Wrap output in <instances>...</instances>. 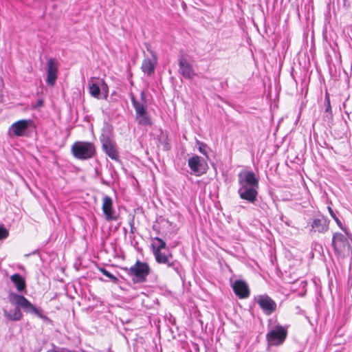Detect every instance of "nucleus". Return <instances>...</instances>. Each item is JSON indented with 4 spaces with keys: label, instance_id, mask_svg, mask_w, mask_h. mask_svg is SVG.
Here are the masks:
<instances>
[{
    "label": "nucleus",
    "instance_id": "nucleus-24",
    "mask_svg": "<svg viewBox=\"0 0 352 352\" xmlns=\"http://www.w3.org/2000/svg\"><path fill=\"white\" fill-rule=\"evenodd\" d=\"M338 226L349 237H352V234L349 232L348 228L343 225L342 221L340 220V219L338 217L336 219H334Z\"/></svg>",
    "mask_w": 352,
    "mask_h": 352
},
{
    "label": "nucleus",
    "instance_id": "nucleus-34",
    "mask_svg": "<svg viewBox=\"0 0 352 352\" xmlns=\"http://www.w3.org/2000/svg\"><path fill=\"white\" fill-rule=\"evenodd\" d=\"M141 96H142V99L144 100V91H142L141 93Z\"/></svg>",
    "mask_w": 352,
    "mask_h": 352
},
{
    "label": "nucleus",
    "instance_id": "nucleus-17",
    "mask_svg": "<svg viewBox=\"0 0 352 352\" xmlns=\"http://www.w3.org/2000/svg\"><path fill=\"white\" fill-rule=\"evenodd\" d=\"M94 78L89 81V93L91 96L98 98L100 94V86L102 90H106L107 91L108 87L104 81L101 79L100 80V84L96 82H94Z\"/></svg>",
    "mask_w": 352,
    "mask_h": 352
},
{
    "label": "nucleus",
    "instance_id": "nucleus-20",
    "mask_svg": "<svg viewBox=\"0 0 352 352\" xmlns=\"http://www.w3.org/2000/svg\"><path fill=\"white\" fill-rule=\"evenodd\" d=\"M112 131L113 126L110 124L105 122L102 129V133L100 137V140L101 143L111 141V138L112 135Z\"/></svg>",
    "mask_w": 352,
    "mask_h": 352
},
{
    "label": "nucleus",
    "instance_id": "nucleus-15",
    "mask_svg": "<svg viewBox=\"0 0 352 352\" xmlns=\"http://www.w3.org/2000/svg\"><path fill=\"white\" fill-rule=\"evenodd\" d=\"M232 289L234 294L240 298H245L249 296L250 291L248 286L243 280H236L232 285Z\"/></svg>",
    "mask_w": 352,
    "mask_h": 352
},
{
    "label": "nucleus",
    "instance_id": "nucleus-12",
    "mask_svg": "<svg viewBox=\"0 0 352 352\" xmlns=\"http://www.w3.org/2000/svg\"><path fill=\"white\" fill-rule=\"evenodd\" d=\"M47 68L46 76V83L51 87H53L58 78V63L53 58H50L47 60Z\"/></svg>",
    "mask_w": 352,
    "mask_h": 352
},
{
    "label": "nucleus",
    "instance_id": "nucleus-4",
    "mask_svg": "<svg viewBox=\"0 0 352 352\" xmlns=\"http://www.w3.org/2000/svg\"><path fill=\"white\" fill-rule=\"evenodd\" d=\"M126 270L127 274L132 278L133 283H142L146 280L151 268L147 263L138 260L133 265L126 268Z\"/></svg>",
    "mask_w": 352,
    "mask_h": 352
},
{
    "label": "nucleus",
    "instance_id": "nucleus-1",
    "mask_svg": "<svg viewBox=\"0 0 352 352\" xmlns=\"http://www.w3.org/2000/svg\"><path fill=\"white\" fill-rule=\"evenodd\" d=\"M9 302L15 305V307L10 310L3 309V316L5 318L11 321H19L23 318V314L21 308L25 313L34 314L43 320H48L49 318L43 314V311L40 307H35L25 296L10 292L8 294Z\"/></svg>",
    "mask_w": 352,
    "mask_h": 352
},
{
    "label": "nucleus",
    "instance_id": "nucleus-2",
    "mask_svg": "<svg viewBox=\"0 0 352 352\" xmlns=\"http://www.w3.org/2000/svg\"><path fill=\"white\" fill-rule=\"evenodd\" d=\"M238 194L241 199L254 204L257 199L259 180L250 170H241L238 174Z\"/></svg>",
    "mask_w": 352,
    "mask_h": 352
},
{
    "label": "nucleus",
    "instance_id": "nucleus-31",
    "mask_svg": "<svg viewBox=\"0 0 352 352\" xmlns=\"http://www.w3.org/2000/svg\"><path fill=\"white\" fill-rule=\"evenodd\" d=\"M350 281H352V264H350L349 270V283Z\"/></svg>",
    "mask_w": 352,
    "mask_h": 352
},
{
    "label": "nucleus",
    "instance_id": "nucleus-25",
    "mask_svg": "<svg viewBox=\"0 0 352 352\" xmlns=\"http://www.w3.org/2000/svg\"><path fill=\"white\" fill-rule=\"evenodd\" d=\"M324 107H325V113H329L330 116H332L331 113V107L330 103V98L328 94H326L324 99Z\"/></svg>",
    "mask_w": 352,
    "mask_h": 352
},
{
    "label": "nucleus",
    "instance_id": "nucleus-16",
    "mask_svg": "<svg viewBox=\"0 0 352 352\" xmlns=\"http://www.w3.org/2000/svg\"><path fill=\"white\" fill-rule=\"evenodd\" d=\"M102 147L104 152L107 155L111 160L116 162H119V154L116 148V144L112 141H108L102 142Z\"/></svg>",
    "mask_w": 352,
    "mask_h": 352
},
{
    "label": "nucleus",
    "instance_id": "nucleus-10",
    "mask_svg": "<svg viewBox=\"0 0 352 352\" xmlns=\"http://www.w3.org/2000/svg\"><path fill=\"white\" fill-rule=\"evenodd\" d=\"M33 122L32 120H20L14 122L9 128L8 134L10 137H22Z\"/></svg>",
    "mask_w": 352,
    "mask_h": 352
},
{
    "label": "nucleus",
    "instance_id": "nucleus-33",
    "mask_svg": "<svg viewBox=\"0 0 352 352\" xmlns=\"http://www.w3.org/2000/svg\"><path fill=\"white\" fill-rule=\"evenodd\" d=\"M301 285H302V287H305L307 285V282L305 280H302Z\"/></svg>",
    "mask_w": 352,
    "mask_h": 352
},
{
    "label": "nucleus",
    "instance_id": "nucleus-7",
    "mask_svg": "<svg viewBox=\"0 0 352 352\" xmlns=\"http://www.w3.org/2000/svg\"><path fill=\"white\" fill-rule=\"evenodd\" d=\"M329 223L328 218L322 214L315 216L308 223L309 232L324 234L329 229Z\"/></svg>",
    "mask_w": 352,
    "mask_h": 352
},
{
    "label": "nucleus",
    "instance_id": "nucleus-32",
    "mask_svg": "<svg viewBox=\"0 0 352 352\" xmlns=\"http://www.w3.org/2000/svg\"><path fill=\"white\" fill-rule=\"evenodd\" d=\"M169 148H170L169 144L168 143H165L164 146V150H168Z\"/></svg>",
    "mask_w": 352,
    "mask_h": 352
},
{
    "label": "nucleus",
    "instance_id": "nucleus-5",
    "mask_svg": "<svg viewBox=\"0 0 352 352\" xmlns=\"http://www.w3.org/2000/svg\"><path fill=\"white\" fill-rule=\"evenodd\" d=\"M287 336V329L281 325H276L266 334L268 346H279L285 340Z\"/></svg>",
    "mask_w": 352,
    "mask_h": 352
},
{
    "label": "nucleus",
    "instance_id": "nucleus-26",
    "mask_svg": "<svg viewBox=\"0 0 352 352\" xmlns=\"http://www.w3.org/2000/svg\"><path fill=\"white\" fill-rule=\"evenodd\" d=\"M100 271L102 273L103 275H104L105 276H107L111 280H113V281L117 280V278L113 274H112L109 271H107L105 268L102 267L100 269Z\"/></svg>",
    "mask_w": 352,
    "mask_h": 352
},
{
    "label": "nucleus",
    "instance_id": "nucleus-30",
    "mask_svg": "<svg viewBox=\"0 0 352 352\" xmlns=\"http://www.w3.org/2000/svg\"><path fill=\"white\" fill-rule=\"evenodd\" d=\"M43 102H43V99H38V100H37V101L36 102L35 104H32V108L33 109H38L43 105Z\"/></svg>",
    "mask_w": 352,
    "mask_h": 352
},
{
    "label": "nucleus",
    "instance_id": "nucleus-28",
    "mask_svg": "<svg viewBox=\"0 0 352 352\" xmlns=\"http://www.w3.org/2000/svg\"><path fill=\"white\" fill-rule=\"evenodd\" d=\"M199 151L201 153H202L203 155L207 156V153H206V144H204V143H202V142H199Z\"/></svg>",
    "mask_w": 352,
    "mask_h": 352
},
{
    "label": "nucleus",
    "instance_id": "nucleus-13",
    "mask_svg": "<svg viewBox=\"0 0 352 352\" xmlns=\"http://www.w3.org/2000/svg\"><path fill=\"white\" fill-rule=\"evenodd\" d=\"M179 73L186 79H192L196 74L192 65L184 56H181L178 59Z\"/></svg>",
    "mask_w": 352,
    "mask_h": 352
},
{
    "label": "nucleus",
    "instance_id": "nucleus-11",
    "mask_svg": "<svg viewBox=\"0 0 352 352\" xmlns=\"http://www.w3.org/2000/svg\"><path fill=\"white\" fill-rule=\"evenodd\" d=\"M256 301L267 316L271 315L276 309L275 301L266 294L258 296Z\"/></svg>",
    "mask_w": 352,
    "mask_h": 352
},
{
    "label": "nucleus",
    "instance_id": "nucleus-29",
    "mask_svg": "<svg viewBox=\"0 0 352 352\" xmlns=\"http://www.w3.org/2000/svg\"><path fill=\"white\" fill-rule=\"evenodd\" d=\"M328 211L329 212V214L333 218V219H336L338 217L337 216V214L338 213L337 211H334L331 206L327 207Z\"/></svg>",
    "mask_w": 352,
    "mask_h": 352
},
{
    "label": "nucleus",
    "instance_id": "nucleus-23",
    "mask_svg": "<svg viewBox=\"0 0 352 352\" xmlns=\"http://www.w3.org/2000/svg\"><path fill=\"white\" fill-rule=\"evenodd\" d=\"M136 120L138 124L147 126H151L152 122L151 118L149 117L147 112L142 113V115H138L135 116Z\"/></svg>",
    "mask_w": 352,
    "mask_h": 352
},
{
    "label": "nucleus",
    "instance_id": "nucleus-14",
    "mask_svg": "<svg viewBox=\"0 0 352 352\" xmlns=\"http://www.w3.org/2000/svg\"><path fill=\"white\" fill-rule=\"evenodd\" d=\"M188 164L192 173L196 175H201L206 173V164L204 160L198 155H195L189 158Z\"/></svg>",
    "mask_w": 352,
    "mask_h": 352
},
{
    "label": "nucleus",
    "instance_id": "nucleus-21",
    "mask_svg": "<svg viewBox=\"0 0 352 352\" xmlns=\"http://www.w3.org/2000/svg\"><path fill=\"white\" fill-rule=\"evenodd\" d=\"M152 252H160L162 250H166L167 249L166 242L161 238L156 236L153 239L151 243Z\"/></svg>",
    "mask_w": 352,
    "mask_h": 352
},
{
    "label": "nucleus",
    "instance_id": "nucleus-6",
    "mask_svg": "<svg viewBox=\"0 0 352 352\" xmlns=\"http://www.w3.org/2000/svg\"><path fill=\"white\" fill-rule=\"evenodd\" d=\"M153 254L157 263L165 264L177 274H179L180 264L177 261L173 260V255L168 252V249L160 252H154Z\"/></svg>",
    "mask_w": 352,
    "mask_h": 352
},
{
    "label": "nucleus",
    "instance_id": "nucleus-22",
    "mask_svg": "<svg viewBox=\"0 0 352 352\" xmlns=\"http://www.w3.org/2000/svg\"><path fill=\"white\" fill-rule=\"evenodd\" d=\"M131 102L135 111V116L147 112L146 106L144 104L138 102L133 96H131Z\"/></svg>",
    "mask_w": 352,
    "mask_h": 352
},
{
    "label": "nucleus",
    "instance_id": "nucleus-19",
    "mask_svg": "<svg viewBox=\"0 0 352 352\" xmlns=\"http://www.w3.org/2000/svg\"><path fill=\"white\" fill-rule=\"evenodd\" d=\"M10 280L19 292H23L26 289L25 278L19 274H14L10 276Z\"/></svg>",
    "mask_w": 352,
    "mask_h": 352
},
{
    "label": "nucleus",
    "instance_id": "nucleus-18",
    "mask_svg": "<svg viewBox=\"0 0 352 352\" xmlns=\"http://www.w3.org/2000/svg\"><path fill=\"white\" fill-rule=\"evenodd\" d=\"M151 54L153 57V59L145 58L143 60L141 67L142 71L148 76H150L154 73L155 67L157 63L156 57L153 52H151Z\"/></svg>",
    "mask_w": 352,
    "mask_h": 352
},
{
    "label": "nucleus",
    "instance_id": "nucleus-3",
    "mask_svg": "<svg viewBox=\"0 0 352 352\" xmlns=\"http://www.w3.org/2000/svg\"><path fill=\"white\" fill-rule=\"evenodd\" d=\"M71 151L76 159L87 160L94 157L96 148L91 142L77 141L72 144Z\"/></svg>",
    "mask_w": 352,
    "mask_h": 352
},
{
    "label": "nucleus",
    "instance_id": "nucleus-8",
    "mask_svg": "<svg viewBox=\"0 0 352 352\" xmlns=\"http://www.w3.org/2000/svg\"><path fill=\"white\" fill-rule=\"evenodd\" d=\"M102 210L107 221H116L118 219V215L116 209L113 207V201L111 197L104 195L102 199Z\"/></svg>",
    "mask_w": 352,
    "mask_h": 352
},
{
    "label": "nucleus",
    "instance_id": "nucleus-9",
    "mask_svg": "<svg viewBox=\"0 0 352 352\" xmlns=\"http://www.w3.org/2000/svg\"><path fill=\"white\" fill-rule=\"evenodd\" d=\"M348 238L352 240V237L349 238L346 234L336 232L333 234L332 246L336 253L341 254L350 247Z\"/></svg>",
    "mask_w": 352,
    "mask_h": 352
},
{
    "label": "nucleus",
    "instance_id": "nucleus-27",
    "mask_svg": "<svg viewBox=\"0 0 352 352\" xmlns=\"http://www.w3.org/2000/svg\"><path fill=\"white\" fill-rule=\"evenodd\" d=\"M8 235V230L3 226V225L0 224V240L6 239Z\"/></svg>",
    "mask_w": 352,
    "mask_h": 352
}]
</instances>
